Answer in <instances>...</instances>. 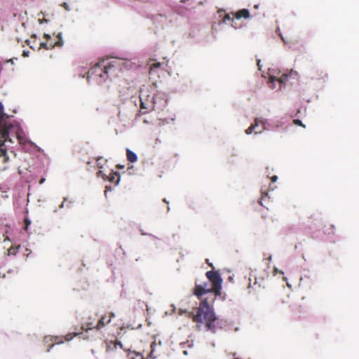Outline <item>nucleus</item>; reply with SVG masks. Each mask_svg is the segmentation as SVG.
<instances>
[{
    "instance_id": "nucleus-1",
    "label": "nucleus",
    "mask_w": 359,
    "mask_h": 359,
    "mask_svg": "<svg viewBox=\"0 0 359 359\" xmlns=\"http://www.w3.org/2000/svg\"><path fill=\"white\" fill-rule=\"evenodd\" d=\"M208 286V283L196 285L194 294L201 300V302L198 307L189 312L188 316L196 323L197 330H201L204 327L206 331L215 332L218 318L212 306L213 302H210V295L214 294V291L212 287Z\"/></svg>"
},
{
    "instance_id": "nucleus-2",
    "label": "nucleus",
    "mask_w": 359,
    "mask_h": 359,
    "mask_svg": "<svg viewBox=\"0 0 359 359\" xmlns=\"http://www.w3.org/2000/svg\"><path fill=\"white\" fill-rule=\"evenodd\" d=\"M119 69L120 65L117 61L102 60L88 72V79L93 78L100 83L109 78L116 76Z\"/></svg>"
},
{
    "instance_id": "nucleus-3",
    "label": "nucleus",
    "mask_w": 359,
    "mask_h": 359,
    "mask_svg": "<svg viewBox=\"0 0 359 359\" xmlns=\"http://www.w3.org/2000/svg\"><path fill=\"white\" fill-rule=\"evenodd\" d=\"M205 276L212 285L214 294L210 295V302H214L215 298L221 295L222 279L217 271H208Z\"/></svg>"
},
{
    "instance_id": "nucleus-4",
    "label": "nucleus",
    "mask_w": 359,
    "mask_h": 359,
    "mask_svg": "<svg viewBox=\"0 0 359 359\" xmlns=\"http://www.w3.org/2000/svg\"><path fill=\"white\" fill-rule=\"evenodd\" d=\"M77 335V333H69L66 334L65 337H60V336H46L44 337L43 341L46 344L51 343L49 346V348L47 349V352H49L50 348L55 345V344H60L64 342V340L65 341H70L72 340L74 337Z\"/></svg>"
},
{
    "instance_id": "nucleus-5",
    "label": "nucleus",
    "mask_w": 359,
    "mask_h": 359,
    "mask_svg": "<svg viewBox=\"0 0 359 359\" xmlns=\"http://www.w3.org/2000/svg\"><path fill=\"white\" fill-rule=\"evenodd\" d=\"M114 313L110 312L109 313L108 316H107V315L102 316L95 326H93L92 323H87L86 324L82 325L81 329L86 331L93 330L94 328L96 330H100L102 327H103L105 325L109 323L111 320V318H114Z\"/></svg>"
},
{
    "instance_id": "nucleus-6",
    "label": "nucleus",
    "mask_w": 359,
    "mask_h": 359,
    "mask_svg": "<svg viewBox=\"0 0 359 359\" xmlns=\"http://www.w3.org/2000/svg\"><path fill=\"white\" fill-rule=\"evenodd\" d=\"M61 33L57 35V40L53 41L50 36L48 34H45V37L47 39L46 42L41 43V46L43 47L46 50L52 49L55 46L61 47L63 45V41L61 36Z\"/></svg>"
},
{
    "instance_id": "nucleus-7",
    "label": "nucleus",
    "mask_w": 359,
    "mask_h": 359,
    "mask_svg": "<svg viewBox=\"0 0 359 359\" xmlns=\"http://www.w3.org/2000/svg\"><path fill=\"white\" fill-rule=\"evenodd\" d=\"M264 129V123L258 119L255 120V123L245 130V133L251 134L253 131L255 134L260 133Z\"/></svg>"
},
{
    "instance_id": "nucleus-8",
    "label": "nucleus",
    "mask_w": 359,
    "mask_h": 359,
    "mask_svg": "<svg viewBox=\"0 0 359 359\" xmlns=\"http://www.w3.org/2000/svg\"><path fill=\"white\" fill-rule=\"evenodd\" d=\"M248 287L252 289L255 291L258 290L261 287L264 288V281L263 279L258 281L256 276L250 274L249 278Z\"/></svg>"
},
{
    "instance_id": "nucleus-9",
    "label": "nucleus",
    "mask_w": 359,
    "mask_h": 359,
    "mask_svg": "<svg viewBox=\"0 0 359 359\" xmlns=\"http://www.w3.org/2000/svg\"><path fill=\"white\" fill-rule=\"evenodd\" d=\"M234 18L236 19H241V18H245L248 19L250 18V12L248 9L243 8L241 10H239L236 13H232Z\"/></svg>"
},
{
    "instance_id": "nucleus-10",
    "label": "nucleus",
    "mask_w": 359,
    "mask_h": 359,
    "mask_svg": "<svg viewBox=\"0 0 359 359\" xmlns=\"http://www.w3.org/2000/svg\"><path fill=\"white\" fill-rule=\"evenodd\" d=\"M119 346L120 348H122V344L120 341H118V340H115L114 341H110L109 343L107 344V351H111L113 349H116L117 348V347Z\"/></svg>"
},
{
    "instance_id": "nucleus-11",
    "label": "nucleus",
    "mask_w": 359,
    "mask_h": 359,
    "mask_svg": "<svg viewBox=\"0 0 359 359\" xmlns=\"http://www.w3.org/2000/svg\"><path fill=\"white\" fill-rule=\"evenodd\" d=\"M126 156L128 161H130V163H135L137 160V155L129 149H126Z\"/></svg>"
},
{
    "instance_id": "nucleus-12",
    "label": "nucleus",
    "mask_w": 359,
    "mask_h": 359,
    "mask_svg": "<svg viewBox=\"0 0 359 359\" xmlns=\"http://www.w3.org/2000/svg\"><path fill=\"white\" fill-rule=\"evenodd\" d=\"M108 180L111 182H114L115 184H118L120 180V176L116 172H112L109 174Z\"/></svg>"
},
{
    "instance_id": "nucleus-13",
    "label": "nucleus",
    "mask_w": 359,
    "mask_h": 359,
    "mask_svg": "<svg viewBox=\"0 0 359 359\" xmlns=\"http://www.w3.org/2000/svg\"><path fill=\"white\" fill-rule=\"evenodd\" d=\"M289 76L286 74H282L280 77L276 78L274 76H271L270 79L271 82L274 81H278L280 83H285L287 81Z\"/></svg>"
},
{
    "instance_id": "nucleus-14",
    "label": "nucleus",
    "mask_w": 359,
    "mask_h": 359,
    "mask_svg": "<svg viewBox=\"0 0 359 359\" xmlns=\"http://www.w3.org/2000/svg\"><path fill=\"white\" fill-rule=\"evenodd\" d=\"M8 160L7 152L4 145H0V161L6 163Z\"/></svg>"
},
{
    "instance_id": "nucleus-15",
    "label": "nucleus",
    "mask_w": 359,
    "mask_h": 359,
    "mask_svg": "<svg viewBox=\"0 0 359 359\" xmlns=\"http://www.w3.org/2000/svg\"><path fill=\"white\" fill-rule=\"evenodd\" d=\"M145 95L143 91H140V107L142 109H147L148 108V100H144Z\"/></svg>"
},
{
    "instance_id": "nucleus-16",
    "label": "nucleus",
    "mask_w": 359,
    "mask_h": 359,
    "mask_svg": "<svg viewBox=\"0 0 359 359\" xmlns=\"http://www.w3.org/2000/svg\"><path fill=\"white\" fill-rule=\"evenodd\" d=\"M20 245L13 246L12 245L8 250V255H15L18 251Z\"/></svg>"
},
{
    "instance_id": "nucleus-17",
    "label": "nucleus",
    "mask_w": 359,
    "mask_h": 359,
    "mask_svg": "<svg viewBox=\"0 0 359 359\" xmlns=\"http://www.w3.org/2000/svg\"><path fill=\"white\" fill-rule=\"evenodd\" d=\"M0 133L1 134V137L4 138V140L7 141L8 140L9 128L6 127L5 128L1 130Z\"/></svg>"
},
{
    "instance_id": "nucleus-18",
    "label": "nucleus",
    "mask_w": 359,
    "mask_h": 359,
    "mask_svg": "<svg viewBox=\"0 0 359 359\" xmlns=\"http://www.w3.org/2000/svg\"><path fill=\"white\" fill-rule=\"evenodd\" d=\"M161 66V62H154L150 65V71L149 73L151 74L152 72L155 71L156 69L159 68Z\"/></svg>"
},
{
    "instance_id": "nucleus-19",
    "label": "nucleus",
    "mask_w": 359,
    "mask_h": 359,
    "mask_svg": "<svg viewBox=\"0 0 359 359\" xmlns=\"http://www.w3.org/2000/svg\"><path fill=\"white\" fill-rule=\"evenodd\" d=\"M102 160H103V158L100 156V157H97L96 158V161H97V166L99 168H102L103 167V163H102Z\"/></svg>"
},
{
    "instance_id": "nucleus-20",
    "label": "nucleus",
    "mask_w": 359,
    "mask_h": 359,
    "mask_svg": "<svg viewBox=\"0 0 359 359\" xmlns=\"http://www.w3.org/2000/svg\"><path fill=\"white\" fill-rule=\"evenodd\" d=\"M24 222H25V231L28 232V227L29 226V224H31V222L29 220V219L27 218H25V220H24Z\"/></svg>"
},
{
    "instance_id": "nucleus-21",
    "label": "nucleus",
    "mask_w": 359,
    "mask_h": 359,
    "mask_svg": "<svg viewBox=\"0 0 359 359\" xmlns=\"http://www.w3.org/2000/svg\"><path fill=\"white\" fill-rule=\"evenodd\" d=\"M140 357L139 354H137L135 352H131L128 354V359H135V356Z\"/></svg>"
},
{
    "instance_id": "nucleus-22",
    "label": "nucleus",
    "mask_w": 359,
    "mask_h": 359,
    "mask_svg": "<svg viewBox=\"0 0 359 359\" xmlns=\"http://www.w3.org/2000/svg\"><path fill=\"white\" fill-rule=\"evenodd\" d=\"M293 123L295 124V125H297V126H300L303 128H305V126L302 123V122L299 120V119H294L293 120Z\"/></svg>"
},
{
    "instance_id": "nucleus-23",
    "label": "nucleus",
    "mask_w": 359,
    "mask_h": 359,
    "mask_svg": "<svg viewBox=\"0 0 359 359\" xmlns=\"http://www.w3.org/2000/svg\"><path fill=\"white\" fill-rule=\"evenodd\" d=\"M226 20H233V19L231 18L230 14H226L224 18V21L226 22Z\"/></svg>"
},
{
    "instance_id": "nucleus-24",
    "label": "nucleus",
    "mask_w": 359,
    "mask_h": 359,
    "mask_svg": "<svg viewBox=\"0 0 359 359\" xmlns=\"http://www.w3.org/2000/svg\"><path fill=\"white\" fill-rule=\"evenodd\" d=\"M62 7H63L66 11H70V10H71V9H70V8H69V5H68L67 3H65V2H64V3L62 4Z\"/></svg>"
},
{
    "instance_id": "nucleus-25",
    "label": "nucleus",
    "mask_w": 359,
    "mask_h": 359,
    "mask_svg": "<svg viewBox=\"0 0 359 359\" xmlns=\"http://www.w3.org/2000/svg\"><path fill=\"white\" fill-rule=\"evenodd\" d=\"M262 194L263 195L262 196V198H261V201H262L264 199V197H266L267 196V193L266 192H264L263 190H262ZM260 204L262 205V201L259 202Z\"/></svg>"
},
{
    "instance_id": "nucleus-26",
    "label": "nucleus",
    "mask_w": 359,
    "mask_h": 359,
    "mask_svg": "<svg viewBox=\"0 0 359 359\" xmlns=\"http://www.w3.org/2000/svg\"><path fill=\"white\" fill-rule=\"evenodd\" d=\"M278 273H283V271H278L277 268H274L273 269V274L274 275H276Z\"/></svg>"
},
{
    "instance_id": "nucleus-27",
    "label": "nucleus",
    "mask_w": 359,
    "mask_h": 359,
    "mask_svg": "<svg viewBox=\"0 0 359 359\" xmlns=\"http://www.w3.org/2000/svg\"><path fill=\"white\" fill-rule=\"evenodd\" d=\"M278 177L276 175L273 176L271 180L272 182H276L277 181Z\"/></svg>"
},
{
    "instance_id": "nucleus-28",
    "label": "nucleus",
    "mask_w": 359,
    "mask_h": 359,
    "mask_svg": "<svg viewBox=\"0 0 359 359\" xmlns=\"http://www.w3.org/2000/svg\"><path fill=\"white\" fill-rule=\"evenodd\" d=\"M3 109H4L3 105H2V104L0 102V113H1V112L3 111Z\"/></svg>"
},
{
    "instance_id": "nucleus-29",
    "label": "nucleus",
    "mask_w": 359,
    "mask_h": 359,
    "mask_svg": "<svg viewBox=\"0 0 359 359\" xmlns=\"http://www.w3.org/2000/svg\"><path fill=\"white\" fill-rule=\"evenodd\" d=\"M25 251L27 252V253L26 254V256L27 257L31 252L27 248H26Z\"/></svg>"
},
{
    "instance_id": "nucleus-30",
    "label": "nucleus",
    "mask_w": 359,
    "mask_h": 359,
    "mask_svg": "<svg viewBox=\"0 0 359 359\" xmlns=\"http://www.w3.org/2000/svg\"><path fill=\"white\" fill-rule=\"evenodd\" d=\"M27 53L25 51L23 52V56H27Z\"/></svg>"
},
{
    "instance_id": "nucleus-31",
    "label": "nucleus",
    "mask_w": 359,
    "mask_h": 359,
    "mask_svg": "<svg viewBox=\"0 0 359 359\" xmlns=\"http://www.w3.org/2000/svg\"><path fill=\"white\" fill-rule=\"evenodd\" d=\"M43 180H44L43 179L41 180L40 183L43 182Z\"/></svg>"
},
{
    "instance_id": "nucleus-32",
    "label": "nucleus",
    "mask_w": 359,
    "mask_h": 359,
    "mask_svg": "<svg viewBox=\"0 0 359 359\" xmlns=\"http://www.w3.org/2000/svg\"><path fill=\"white\" fill-rule=\"evenodd\" d=\"M255 8H258V6H257V5H255Z\"/></svg>"
},
{
    "instance_id": "nucleus-33",
    "label": "nucleus",
    "mask_w": 359,
    "mask_h": 359,
    "mask_svg": "<svg viewBox=\"0 0 359 359\" xmlns=\"http://www.w3.org/2000/svg\"><path fill=\"white\" fill-rule=\"evenodd\" d=\"M109 187H106V189H108ZM107 190L105 191V193L107 192Z\"/></svg>"
}]
</instances>
